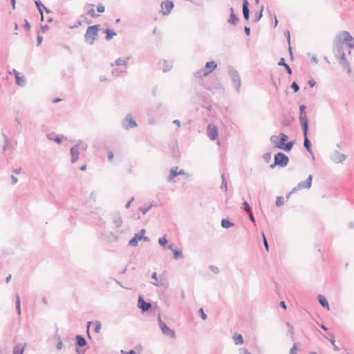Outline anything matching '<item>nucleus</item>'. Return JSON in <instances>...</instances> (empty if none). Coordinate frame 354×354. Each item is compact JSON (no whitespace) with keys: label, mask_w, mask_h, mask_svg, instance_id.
<instances>
[{"label":"nucleus","mask_w":354,"mask_h":354,"mask_svg":"<svg viewBox=\"0 0 354 354\" xmlns=\"http://www.w3.org/2000/svg\"><path fill=\"white\" fill-rule=\"evenodd\" d=\"M271 152H266L263 154V158L266 162H269L271 159Z\"/></svg>","instance_id":"09e8293b"},{"label":"nucleus","mask_w":354,"mask_h":354,"mask_svg":"<svg viewBox=\"0 0 354 354\" xmlns=\"http://www.w3.org/2000/svg\"><path fill=\"white\" fill-rule=\"evenodd\" d=\"M46 138L49 140H53L57 144H61L63 139L66 140V138L63 135H57L55 132L48 133L46 135Z\"/></svg>","instance_id":"9d476101"},{"label":"nucleus","mask_w":354,"mask_h":354,"mask_svg":"<svg viewBox=\"0 0 354 354\" xmlns=\"http://www.w3.org/2000/svg\"><path fill=\"white\" fill-rule=\"evenodd\" d=\"M221 227L225 229L230 228L234 225V224L230 222L228 219L223 218L221 220Z\"/></svg>","instance_id":"c9c22d12"},{"label":"nucleus","mask_w":354,"mask_h":354,"mask_svg":"<svg viewBox=\"0 0 354 354\" xmlns=\"http://www.w3.org/2000/svg\"><path fill=\"white\" fill-rule=\"evenodd\" d=\"M100 25L88 26L84 35V41L89 45H93L98 34Z\"/></svg>","instance_id":"f257e3e1"},{"label":"nucleus","mask_w":354,"mask_h":354,"mask_svg":"<svg viewBox=\"0 0 354 354\" xmlns=\"http://www.w3.org/2000/svg\"><path fill=\"white\" fill-rule=\"evenodd\" d=\"M168 248L173 251L174 258L175 259H178L179 258H183V253H182L181 250H177V249H173V244L169 245H168Z\"/></svg>","instance_id":"412c9836"},{"label":"nucleus","mask_w":354,"mask_h":354,"mask_svg":"<svg viewBox=\"0 0 354 354\" xmlns=\"http://www.w3.org/2000/svg\"><path fill=\"white\" fill-rule=\"evenodd\" d=\"M275 165L284 167L288 165L289 158L288 157L282 152H278L274 155Z\"/></svg>","instance_id":"423d86ee"},{"label":"nucleus","mask_w":354,"mask_h":354,"mask_svg":"<svg viewBox=\"0 0 354 354\" xmlns=\"http://www.w3.org/2000/svg\"><path fill=\"white\" fill-rule=\"evenodd\" d=\"M158 325H159L162 333L165 335L168 336L171 338H175L176 337L175 331L174 330L171 329L170 328H169L167 326V325L164 322L162 321L161 317H160V314L158 315Z\"/></svg>","instance_id":"39448f33"},{"label":"nucleus","mask_w":354,"mask_h":354,"mask_svg":"<svg viewBox=\"0 0 354 354\" xmlns=\"http://www.w3.org/2000/svg\"><path fill=\"white\" fill-rule=\"evenodd\" d=\"M278 138H279V137H278V136H274V135H273V136H272L270 137V140L271 143H272V145H274V146L275 147H276V145H277V144H279V142H277Z\"/></svg>","instance_id":"8fccbe9b"},{"label":"nucleus","mask_w":354,"mask_h":354,"mask_svg":"<svg viewBox=\"0 0 354 354\" xmlns=\"http://www.w3.org/2000/svg\"><path fill=\"white\" fill-rule=\"evenodd\" d=\"M152 207V205H148V206H141L139 209L144 214H145L147 212H149L151 208Z\"/></svg>","instance_id":"49530a36"},{"label":"nucleus","mask_w":354,"mask_h":354,"mask_svg":"<svg viewBox=\"0 0 354 354\" xmlns=\"http://www.w3.org/2000/svg\"><path fill=\"white\" fill-rule=\"evenodd\" d=\"M337 59L339 60V64L341 66L346 70V72L348 74H350L351 73V68L350 66L349 62L346 59V57L344 56L343 57H339L337 58Z\"/></svg>","instance_id":"4468645a"},{"label":"nucleus","mask_w":354,"mask_h":354,"mask_svg":"<svg viewBox=\"0 0 354 354\" xmlns=\"http://www.w3.org/2000/svg\"><path fill=\"white\" fill-rule=\"evenodd\" d=\"M262 236H263V245H264V246H265V248L266 249V251L268 252L269 245H268V241H267V239H266L263 232L262 233Z\"/></svg>","instance_id":"13d9d810"},{"label":"nucleus","mask_w":354,"mask_h":354,"mask_svg":"<svg viewBox=\"0 0 354 354\" xmlns=\"http://www.w3.org/2000/svg\"><path fill=\"white\" fill-rule=\"evenodd\" d=\"M312 180H313V176L309 175L307 179L305 180L306 185L308 186V188L311 187L312 185Z\"/></svg>","instance_id":"3c124183"},{"label":"nucleus","mask_w":354,"mask_h":354,"mask_svg":"<svg viewBox=\"0 0 354 354\" xmlns=\"http://www.w3.org/2000/svg\"><path fill=\"white\" fill-rule=\"evenodd\" d=\"M104 32L106 34L105 39L107 41H109L114 36H115L117 34L116 32L111 29L106 28L104 30Z\"/></svg>","instance_id":"bb28decb"},{"label":"nucleus","mask_w":354,"mask_h":354,"mask_svg":"<svg viewBox=\"0 0 354 354\" xmlns=\"http://www.w3.org/2000/svg\"><path fill=\"white\" fill-rule=\"evenodd\" d=\"M140 240H142L141 236H138L137 234H135L134 236L129 241V245L137 246L138 241Z\"/></svg>","instance_id":"7c9ffc66"},{"label":"nucleus","mask_w":354,"mask_h":354,"mask_svg":"<svg viewBox=\"0 0 354 354\" xmlns=\"http://www.w3.org/2000/svg\"><path fill=\"white\" fill-rule=\"evenodd\" d=\"M87 6H91V7H94L93 4H87ZM86 14L93 18L97 17L99 16V15H97L95 13V10L93 8H91L90 10H88L87 11Z\"/></svg>","instance_id":"79ce46f5"},{"label":"nucleus","mask_w":354,"mask_h":354,"mask_svg":"<svg viewBox=\"0 0 354 354\" xmlns=\"http://www.w3.org/2000/svg\"><path fill=\"white\" fill-rule=\"evenodd\" d=\"M278 65L279 66H284V68H286V72L289 74V75H291L292 71V69L289 66L288 64H287L285 62V59L283 57H281L279 60V62H278Z\"/></svg>","instance_id":"cd10ccee"},{"label":"nucleus","mask_w":354,"mask_h":354,"mask_svg":"<svg viewBox=\"0 0 354 354\" xmlns=\"http://www.w3.org/2000/svg\"><path fill=\"white\" fill-rule=\"evenodd\" d=\"M151 278L156 281V282H153L152 283L153 285L155 286H159L160 285L158 283V277H157V273L156 272H153L151 274Z\"/></svg>","instance_id":"5fc2aeb1"},{"label":"nucleus","mask_w":354,"mask_h":354,"mask_svg":"<svg viewBox=\"0 0 354 354\" xmlns=\"http://www.w3.org/2000/svg\"><path fill=\"white\" fill-rule=\"evenodd\" d=\"M138 307L141 309L142 312L148 311L151 308V304L145 301L142 296L138 297Z\"/></svg>","instance_id":"1a4fd4ad"},{"label":"nucleus","mask_w":354,"mask_h":354,"mask_svg":"<svg viewBox=\"0 0 354 354\" xmlns=\"http://www.w3.org/2000/svg\"><path fill=\"white\" fill-rule=\"evenodd\" d=\"M104 10H105V8H104V6L102 3H99L97 6V11L98 12L102 13V12H104Z\"/></svg>","instance_id":"e2e57ef3"},{"label":"nucleus","mask_w":354,"mask_h":354,"mask_svg":"<svg viewBox=\"0 0 354 354\" xmlns=\"http://www.w3.org/2000/svg\"><path fill=\"white\" fill-rule=\"evenodd\" d=\"M35 5L39 12V14L41 15V20L43 21L44 20L43 10L45 6L42 4V3L39 0H37L35 1Z\"/></svg>","instance_id":"2f4dec72"},{"label":"nucleus","mask_w":354,"mask_h":354,"mask_svg":"<svg viewBox=\"0 0 354 354\" xmlns=\"http://www.w3.org/2000/svg\"><path fill=\"white\" fill-rule=\"evenodd\" d=\"M284 35L285 37H286L287 39V41H288V45L290 44V31L289 30H286L285 32H284Z\"/></svg>","instance_id":"69168bd1"},{"label":"nucleus","mask_w":354,"mask_h":354,"mask_svg":"<svg viewBox=\"0 0 354 354\" xmlns=\"http://www.w3.org/2000/svg\"><path fill=\"white\" fill-rule=\"evenodd\" d=\"M299 343L296 342L294 343L292 346L291 347L290 350V354H297V347H298Z\"/></svg>","instance_id":"de8ad7c7"},{"label":"nucleus","mask_w":354,"mask_h":354,"mask_svg":"<svg viewBox=\"0 0 354 354\" xmlns=\"http://www.w3.org/2000/svg\"><path fill=\"white\" fill-rule=\"evenodd\" d=\"M129 57L125 59H122L121 58H118L115 61V64L116 66H127L129 60Z\"/></svg>","instance_id":"ea45409f"},{"label":"nucleus","mask_w":354,"mask_h":354,"mask_svg":"<svg viewBox=\"0 0 354 354\" xmlns=\"http://www.w3.org/2000/svg\"><path fill=\"white\" fill-rule=\"evenodd\" d=\"M207 136L212 140H215L218 137V131L214 125L209 124L207 127Z\"/></svg>","instance_id":"9b49d317"},{"label":"nucleus","mask_w":354,"mask_h":354,"mask_svg":"<svg viewBox=\"0 0 354 354\" xmlns=\"http://www.w3.org/2000/svg\"><path fill=\"white\" fill-rule=\"evenodd\" d=\"M109 238L112 241H117L118 240V236L113 232H110Z\"/></svg>","instance_id":"bf43d9fd"},{"label":"nucleus","mask_w":354,"mask_h":354,"mask_svg":"<svg viewBox=\"0 0 354 354\" xmlns=\"http://www.w3.org/2000/svg\"><path fill=\"white\" fill-rule=\"evenodd\" d=\"M233 339L236 345H240L243 343V338L241 334L235 333L233 336Z\"/></svg>","instance_id":"473e14b6"},{"label":"nucleus","mask_w":354,"mask_h":354,"mask_svg":"<svg viewBox=\"0 0 354 354\" xmlns=\"http://www.w3.org/2000/svg\"><path fill=\"white\" fill-rule=\"evenodd\" d=\"M281 147L279 148L280 149H283L285 151H290L293 145H294V142L293 141H290V142H288L287 143H284L283 145H280Z\"/></svg>","instance_id":"c756f323"},{"label":"nucleus","mask_w":354,"mask_h":354,"mask_svg":"<svg viewBox=\"0 0 354 354\" xmlns=\"http://www.w3.org/2000/svg\"><path fill=\"white\" fill-rule=\"evenodd\" d=\"M174 3L171 1H165L162 2L161 6L164 9L162 10V14L164 15H167L171 12V9L174 8Z\"/></svg>","instance_id":"f8f14e48"},{"label":"nucleus","mask_w":354,"mask_h":354,"mask_svg":"<svg viewBox=\"0 0 354 354\" xmlns=\"http://www.w3.org/2000/svg\"><path fill=\"white\" fill-rule=\"evenodd\" d=\"M303 133H308V121L307 115L299 118Z\"/></svg>","instance_id":"2eb2a0df"},{"label":"nucleus","mask_w":354,"mask_h":354,"mask_svg":"<svg viewBox=\"0 0 354 354\" xmlns=\"http://www.w3.org/2000/svg\"><path fill=\"white\" fill-rule=\"evenodd\" d=\"M318 301L322 307L326 308L328 310L330 309L328 302L324 295H319Z\"/></svg>","instance_id":"5701e85b"},{"label":"nucleus","mask_w":354,"mask_h":354,"mask_svg":"<svg viewBox=\"0 0 354 354\" xmlns=\"http://www.w3.org/2000/svg\"><path fill=\"white\" fill-rule=\"evenodd\" d=\"M75 145H78V149L82 151H86L88 148V145L83 143L82 140H79Z\"/></svg>","instance_id":"37998d69"},{"label":"nucleus","mask_w":354,"mask_h":354,"mask_svg":"<svg viewBox=\"0 0 354 354\" xmlns=\"http://www.w3.org/2000/svg\"><path fill=\"white\" fill-rule=\"evenodd\" d=\"M178 167H172L171 169H170V171H169V175L167 177V181L168 182H171V180H173V179L178 176V173H177V170H178Z\"/></svg>","instance_id":"a878e982"},{"label":"nucleus","mask_w":354,"mask_h":354,"mask_svg":"<svg viewBox=\"0 0 354 354\" xmlns=\"http://www.w3.org/2000/svg\"><path fill=\"white\" fill-rule=\"evenodd\" d=\"M227 73L233 82L236 91L238 93H239L240 88L241 86V80L239 72L233 66H229L227 68Z\"/></svg>","instance_id":"f03ea898"},{"label":"nucleus","mask_w":354,"mask_h":354,"mask_svg":"<svg viewBox=\"0 0 354 354\" xmlns=\"http://www.w3.org/2000/svg\"><path fill=\"white\" fill-rule=\"evenodd\" d=\"M167 240L165 239V237H160L159 239H158V243L162 246V247H165V245H167Z\"/></svg>","instance_id":"603ef678"},{"label":"nucleus","mask_w":354,"mask_h":354,"mask_svg":"<svg viewBox=\"0 0 354 354\" xmlns=\"http://www.w3.org/2000/svg\"><path fill=\"white\" fill-rule=\"evenodd\" d=\"M15 306H16L17 313L18 315L20 317L21 314V302H20V297L18 295L16 297Z\"/></svg>","instance_id":"4c0bfd02"},{"label":"nucleus","mask_w":354,"mask_h":354,"mask_svg":"<svg viewBox=\"0 0 354 354\" xmlns=\"http://www.w3.org/2000/svg\"><path fill=\"white\" fill-rule=\"evenodd\" d=\"M287 326L289 328L288 330V333L291 335V337H292L293 333H294L293 327L289 323H287Z\"/></svg>","instance_id":"0e129e2a"},{"label":"nucleus","mask_w":354,"mask_h":354,"mask_svg":"<svg viewBox=\"0 0 354 354\" xmlns=\"http://www.w3.org/2000/svg\"><path fill=\"white\" fill-rule=\"evenodd\" d=\"M113 222L116 228L120 227L122 224V216L119 214H115L113 216Z\"/></svg>","instance_id":"a211bd4d"},{"label":"nucleus","mask_w":354,"mask_h":354,"mask_svg":"<svg viewBox=\"0 0 354 354\" xmlns=\"http://www.w3.org/2000/svg\"><path fill=\"white\" fill-rule=\"evenodd\" d=\"M337 40H340L343 44H346V47L351 48L354 47V44H352L353 37L348 31H342L337 33L335 36Z\"/></svg>","instance_id":"7ed1b4c3"},{"label":"nucleus","mask_w":354,"mask_h":354,"mask_svg":"<svg viewBox=\"0 0 354 354\" xmlns=\"http://www.w3.org/2000/svg\"><path fill=\"white\" fill-rule=\"evenodd\" d=\"M159 66L160 68H162V71L164 73H167L169 71L171 68V66L168 64L166 60H163L162 62H159Z\"/></svg>","instance_id":"c85d7f7f"},{"label":"nucleus","mask_w":354,"mask_h":354,"mask_svg":"<svg viewBox=\"0 0 354 354\" xmlns=\"http://www.w3.org/2000/svg\"><path fill=\"white\" fill-rule=\"evenodd\" d=\"M279 137H280V142L279 144H277L276 145V147L278 149L281 147L280 145H283L285 143V142H286L288 139V136L283 133H281L279 134Z\"/></svg>","instance_id":"f704fd0d"},{"label":"nucleus","mask_w":354,"mask_h":354,"mask_svg":"<svg viewBox=\"0 0 354 354\" xmlns=\"http://www.w3.org/2000/svg\"><path fill=\"white\" fill-rule=\"evenodd\" d=\"M243 209H244V210H245L247 213H248V212H251V211H252V209H251V208H250V205H249V203H248L247 201H244V202L243 203Z\"/></svg>","instance_id":"864d4df0"},{"label":"nucleus","mask_w":354,"mask_h":354,"mask_svg":"<svg viewBox=\"0 0 354 354\" xmlns=\"http://www.w3.org/2000/svg\"><path fill=\"white\" fill-rule=\"evenodd\" d=\"M346 155L339 153L335 150L330 156V160L335 163H342L346 158Z\"/></svg>","instance_id":"6e6552de"},{"label":"nucleus","mask_w":354,"mask_h":354,"mask_svg":"<svg viewBox=\"0 0 354 354\" xmlns=\"http://www.w3.org/2000/svg\"><path fill=\"white\" fill-rule=\"evenodd\" d=\"M344 47V44H343L340 40H337L335 37L333 40V52L336 59L346 56Z\"/></svg>","instance_id":"20e7f679"},{"label":"nucleus","mask_w":354,"mask_h":354,"mask_svg":"<svg viewBox=\"0 0 354 354\" xmlns=\"http://www.w3.org/2000/svg\"><path fill=\"white\" fill-rule=\"evenodd\" d=\"M230 18L227 20V22L229 24H231L234 26L237 23L239 19L236 17V15L234 14L233 8H230Z\"/></svg>","instance_id":"6ab92c4d"},{"label":"nucleus","mask_w":354,"mask_h":354,"mask_svg":"<svg viewBox=\"0 0 354 354\" xmlns=\"http://www.w3.org/2000/svg\"><path fill=\"white\" fill-rule=\"evenodd\" d=\"M2 135L4 138V145H3V151H5L6 149V147H7L8 143H9V140H8V138L7 137V136L5 135L3 133H2Z\"/></svg>","instance_id":"4d7b16f0"},{"label":"nucleus","mask_w":354,"mask_h":354,"mask_svg":"<svg viewBox=\"0 0 354 354\" xmlns=\"http://www.w3.org/2000/svg\"><path fill=\"white\" fill-rule=\"evenodd\" d=\"M137 126L136 122L133 119L131 115L128 113L122 122L124 129L128 130Z\"/></svg>","instance_id":"0eeeda50"},{"label":"nucleus","mask_w":354,"mask_h":354,"mask_svg":"<svg viewBox=\"0 0 354 354\" xmlns=\"http://www.w3.org/2000/svg\"><path fill=\"white\" fill-rule=\"evenodd\" d=\"M217 67V64L214 61L207 62L204 67V71L207 73V75L211 73Z\"/></svg>","instance_id":"dca6fc26"},{"label":"nucleus","mask_w":354,"mask_h":354,"mask_svg":"<svg viewBox=\"0 0 354 354\" xmlns=\"http://www.w3.org/2000/svg\"><path fill=\"white\" fill-rule=\"evenodd\" d=\"M243 15L244 19L248 21L250 18L249 3H243Z\"/></svg>","instance_id":"4be33fe9"},{"label":"nucleus","mask_w":354,"mask_h":354,"mask_svg":"<svg viewBox=\"0 0 354 354\" xmlns=\"http://www.w3.org/2000/svg\"><path fill=\"white\" fill-rule=\"evenodd\" d=\"M207 75V73H206V71H204V68H203L194 73V76L197 78H201V77H205Z\"/></svg>","instance_id":"58836bf2"},{"label":"nucleus","mask_w":354,"mask_h":354,"mask_svg":"<svg viewBox=\"0 0 354 354\" xmlns=\"http://www.w3.org/2000/svg\"><path fill=\"white\" fill-rule=\"evenodd\" d=\"M78 145H74L70 149L72 163L76 162L79 158L80 150L78 149Z\"/></svg>","instance_id":"ddd939ff"},{"label":"nucleus","mask_w":354,"mask_h":354,"mask_svg":"<svg viewBox=\"0 0 354 354\" xmlns=\"http://www.w3.org/2000/svg\"><path fill=\"white\" fill-rule=\"evenodd\" d=\"M57 340H58V342L57 344V348L58 350H60V349H62V348L63 346V343H62V341L59 335H57Z\"/></svg>","instance_id":"052dcab7"},{"label":"nucleus","mask_w":354,"mask_h":354,"mask_svg":"<svg viewBox=\"0 0 354 354\" xmlns=\"http://www.w3.org/2000/svg\"><path fill=\"white\" fill-rule=\"evenodd\" d=\"M209 268L210 270L212 272H213L214 273H215V274H217L219 272V270H218V268L216 266H209Z\"/></svg>","instance_id":"338daca9"},{"label":"nucleus","mask_w":354,"mask_h":354,"mask_svg":"<svg viewBox=\"0 0 354 354\" xmlns=\"http://www.w3.org/2000/svg\"><path fill=\"white\" fill-rule=\"evenodd\" d=\"M290 87L293 89L295 93H297L299 90V86L296 82H293Z\"/></svg>","instance_id":"6e6d98bb"},{"label":"nucleus","mask_w":354,"mask_h":354,"mask_svg":"<svg viewBox=\"0 0 354 354\" xmlns=\"http://www.w3.org/2000/svg\"><path fill=\"white\" fill-rule=\"evenodd\" d=\"M221 178H222V183H221L220 188H221V189L223 190L224 192H227V180L225 179L224 173L221 174Z\"/></svg>","instance_id":"e433bc0d"},{"label":"nucleus","mask_w":354,"mask_h":354,"mask_svg":"<svg viewBox=\"0 0 354 354\" xmlns=\"http://www.w3.org/2000/svg\"><path fill=\"white\" fill-rule=\"evenodd\" d=\"M239 353H240V354H252V353L248 352V351L245 348H240Z\"/></svg>","instance_id":"774afa93"},{"label":"nucleus","mask_w":354,"mask_h":354,"mask_svg":"<svg viewBox=\"0 0 354 354\" xmlns=\"http://www.w3.org/2000/svg\"><path fill=\"white\" fill-rule=\"evenodd\" d=\"M304 188H306V189H309L308 187V186L306 185V182L305 181H301L299 182L297 187H294L292 189V190L287 195V198H288L290 197V195L292 193V192H296L297 190L298 189H304Z\"/></svg>","instance_id":"b1692460"},{"label":"nucleus","mask_w":354,"mask_h":354,"mask_svg":"<svg viewBox=\"0 0 354 354\" xmlns=\"http://www.w3.org/2000/svg\"><path fill=\"white\" fill-rule=\"evenodd\" d=\"M306 106L304 104L299 106V117L307 115L306 112Z\"/></svg>","instance_id":"c03bdc74"},{"label":"nucleus","mask_w":354,"mask_h":354,"mask_svg":"<svg viewBox=\"0 0 354 354\" xmlns=\"http://www.w3.org/2000/svg\"><path fill=\"white\" fill-rule=\"evenodd\" d=\"M26 344H18L13 348V354H23Z\"/></svg>","instance_id":"393cba45"},{"label":"nucleus","mask_w":354,"mask_h":354,"mask_svg":"<svg viewBox=\"0 0 354 354\" xmlns=\"http://www.w3.org/2000/svg\"><path fill=\"white\" fill-rule=\"evenodd\" d=\"M198 313L200 314L203 320H205L207 319V315L205 313L204 310L203 308H200L198 310Z\"/></svg>","instance_id":"680f3d73"},{"label":"nucleus","mask_w":354,"mask_h":354,"mask_svg":"<svg viewBox=\"0 0 354 354\" xmlns=\"http://www.w3.org/2000/svg\"><path fill=\"white\" fill-rule=\"evenodd\" d=\"M263 9H264V6H261L260 11L259 12H256V14H255V19L254 20V23L258 22L261 19V18L262 17Z\"/></svg>","instance_id":"a19ab883"},{"label":"nucleus","mask_w":354,"mask_h":354,"mask_svg":"<svg viewBox=\"0 0 354 354\" xmlns=\"http://www.w3.org/2000/svg\"><path fill=\"white\" fill-rule=\"evenodd\" d=\"M304 146L306 148V149L308 151V152H309L312 155L313 158L315 159L313 152L311 149V142L308 138V133H304Z\"/></svg>","instance_id":"f3484780"},{"label":"nucleus","mask_w":354,"mask_h":354,"mask_svg":"<svg viewBox=\"0 0 354 354\" xmlns=\"http://www.w3.org/2000/svg\"><path fill=\"white\" fill-rule=\"evenodd\" d=\"M16 84L20 86H24L26 85V79L24 76H20V74L15 77Z\"/></svg>","instance_id":"72a5a7b5"},{"label":"nucleus","mask_w":354,"mask_h":354,"mask_svg":"<svg viewBox=\"0 0 354 354\" xmlns=\"http://www.w3.org/2000/svg\"><path fill=\"white\" fill-rule=\"evenodd\" d=\"M75 339H76L75 344L78 347H83L86 345V343H87L86 340L83 336H82L80 335H77L75 337Z\"/></svg>","instance_id":"aec40b11"},{"label":"nucleus","mask_w":354,"mask_h":354,"mask_svg":"<svg viewBox=\"0 0 354 354\" xmlns=\"http://www.w3.org/2000/svg\"><path fill=\"white\" fill-rule=\"evenodd\" d=\"M284 203V198L283 196H277L276 198V206L280 207Z\"/></svg>","instance_id":"a18cd8bd"}]
</instances>
